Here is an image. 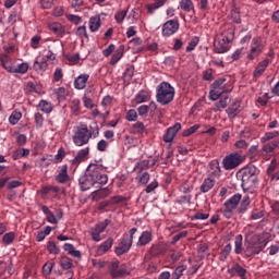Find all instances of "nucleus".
Masks as SVG:
<instances>
[{"label": "nucleus", "instance_id": "obj_52", "mask_svg": "<svg viewBox=\"0 0 279 279\" xmlns=\"http://www.w3.org/2000/svg\"><path fill=\"white\" fill-rule=\"evenodd\" d=\"M60 267L63 268L64 270H69L73 267V263L69 257H63L60 260Z\"/></svg>", "mask_w": 279, "mask_h": 279}, {"label": "nucleus", "instance_id": "obj_29", "mask_svg": "<svg viewBox=\"0 0 279 279\" xmlns=\"http://www.w3.org/2000/svg\"><path fill=\"white\" fill-rule=\"evenodd\" d=\"M240 108H241V104L239 101H235L230 107H228L226 112L229 118L233 119L240 114V112H241Z\"/></svg>", "mask_w": 279, "mask_h": 279}, {"label": "nucleus", "instance_id": "obj_28", "mask_svg": "<svg viewBox=\"0 0 279 279\" xmlns=\"http://www.w3.org/2000/svg\"><path fill=\"white\" fill-rule=\"evenodd\" d=\"M101 27V17L100 15H95L89 17V31L90 33H96Z\"/></svg>", "mask_w": 279, "mask_h": 279}, {"label": "nucleus", "instance_id": "obj_56", "mask_svg": "<svg viewBox=\"0 0 279 279\" xmlns=\"http://www.w3.org/2000/svg\"><path fill=\"white\" fill-rule=\"evenodd\" d=\"M158 187H159V182L154 180V181H150V183L146 186L145 192L146 194H151Z\"/></svg>", "mask_w": 279, "mask_h": 279}, {"label": "nucleus", "instance_id": "obj_18", "mask_svg": "<svg viewBox=\"0 0 279 279\" xmlns=\"http://www.w3.org/2000/svg\"><path fill=\"white\" fill-rule=\"evenodd\" d=\"M90 75L89 74H81L75 77L74 81V87L76 90H84L86 87V84L89 82Z\"/></svg>", "mask_w": 279, "mask_h": 279}, {"label": "nucleus", "instance_id": "obj_40", "mask_svg": "<svg viewBox=\"0 0 279 279\" xmlns=\"http://www.w3.org/2000/svg\"><path fill=\"white\" fill-rule=\"evenodd\" d=\"M279 131H272V132H266L262 138H259V142L267 143L272 140H279Z\"/></svg>", "mask_w": 279, "mask_h": 279}, {"label": "nucleus", "instance_id": "obj_30", "mask_svg": "<svg viewBox=\"0 0 279 279\" xmlns=\"http://www.w3.org/2000/svg\"><path fill=\"white\" fill-rule=\"evenodd\" d=\"M113 245V239L112 238H108L107 241L104 242V244L99 245L97 248V254L99 256L106 254L109 252V250H111Z\"/></svg>", "mask_w": 279, "mask_h": 279}, {"label": "nucleus", "instance_id": "obj_6", "mask_svg": "<svg viewBox=\"0 0 279 279\" xmlns=\"http://www.w3.org/2000/svg\"><path fill=\"white\" fill-rule=\"evenodd\" d=\"M87 177L95 184L106 185L109 182V177L105 173V167L102 165H89Z\"/></svg>", "mask_w": 279, "mask_h": 279}, {"label": "nucleus", "instance_id": "obj_50", "mask_svg": "<svg viewBox=\"0 0 279 279\" xmlns=\"http://www.w3.org/2000/svg\"><path fill=\"white\" fill-rule=\"evenodd\" d=\"M263 52V49H258V48H251V50L248 51L246 58L247 60H254L257 57H259Z\"/></svg>", "mask_w": 279, "mask_h": 279}, {"label": "nucleus", "instance_id": "obj_44", "mask_svg": "<svg viewBox=\"0 0 279 279\" xmlns=\"http://www.w3.org/2000/svg\"><path fill=\"white\" fill-rule=\"evenodd\" d=\"M221 36L226 40L232 41L234 38V27L232 25L227 26Z\"/></svg>", "mask_w": 279, "mask_h": 279}, {"label": "nucleus", "instance_id": "obj_47", "mask_svg": "<svg viewBox=\"0 0 279 279\" xmlns=\"http://www.w3.org/2000/svg\"><path fill=\"white\" fill-rule=\"evenodd\" d=\"M186 268L187 266L184 264L178 266L172 274V279H181Z\"/></svg>", "mask_w": 279, "mask_h": 279}, {"label": "nucleus", "instance_id": "obj_55", "mask_svg": "<svg viewBox=\"0 0 279 279\" xmlns=\"http://www.w3.org/2000/svg\"><path fill=\"white\" fill-rule=\"evenodd\" d=\"M129 12V10H122L116 13L114 19L117 21L118 24H122L124 19L126 17V13Z\"/></svg>", "mask_w": 279, "mask_h": 279}, {"label": "nucleus", "instance_id": "obj_10", "mask_svg": "<svg viewBox=\"0 0 279 279\" xmlns=\"http://www.w3.org/2000/svg\"><path fill=\"white\" fill-rule=\"evenodd\" d=\"M110 223H111L110 219H105V221L99 222L94 228H92L89 231L92 241L100 242L101 241L100 234L106 231V229L109 227Z\"/></svg>", "mask_w": 279, "mask_h": 279}, {"label": "nucleus", "instance_id": "obj_22", "mask_svg": "<svg viewBox=\"0 0 279 279\" xmlns=\"http://www.w3.org/2000/svg\"><path fill=\"white\" fill-rule=\"evenodd\" d=\"M88 156H89V147L80 149L75 158L72 159V165H75V166L80 165L81 162L87 160Z\"/></svg>", "mask_w": 279, "mask_h": 279}, {"label": "nucleus", "instance_id": "obj_7", "mask_svg": "<svg viewBox=\"0 0 279 279\" xmlns=\"http://www.w3.org/2000/svg\"><path fill=\"white\" fill-rule=\"evenodd\" d=\"M244 161V156L240 151L226 155L222 159V167L225 170L238 169Z\"/></svg>", "mask_w": 279, "mask_h": 279}, {"label": "nucleus", "instance_id": "obj_27", "mask_svg": "<svg viewBox=\"0 0 279 279\" xmlns=\"http://www.w3.org/2000/svg\"><path fill=\"white\" fill-rule=\"evenodd\" d=\"M270 62V59H264L262 62H259L254 70V77L259 78L262 74L265 72V70L268 68Z\"/></svg>", "mask_w": 279, "mask_h": 279}, {"label": "nucleus", "instance_id": "obj_46", "mask_svg": "<svg viewBox=\"0 0 279 279\" xmlns=\"http://www.w3.org/2000/svg\"><path fill=\"white\" fill-rule=\"evenodd\" d=\"M136 180L138 181V184L146 185L149 183L150 180V173L149 172H140L136 177Z\"/></svg>", "mask_w": 279, "mask_h": 279}, {"label": "nucleus", "instance_id": "obj_1", "mask_svg": "<svg viewBox=\"0 0 279 279\" xmlns=\"http://www.w3.org/2000/svg\"><path fill=\"white\" fill-rule=\"evenodd\" d=\"M250 205L251 198L248 195H244L242 198V195L236 193L223 203V208H220V214H222L226 219H231L234 216V210H236L238 215H244L247 213Z\"/></svg>", "mask_w": 279, "mask_h": 279}, {"label": "nucleus", "instance_id": "obj_35", "mask_svg": "<svg viewBox=\"0 0 279 279\" xmlns=\"http://www.w3.org/2000/svg\"><path fill=\"white\" fill-rule=\"evenodd\" d=\"M88 129V135L92 137V138H97L99 137L100 135V128H99V124L94 121L89 124V128Z\"/></svg>", "mask_w": 279, "mask_h": 279}, {"label": "nucleus", "instance_id": "obj_58", "mask_svg": "<svg viewBox=\"0 0 279 279\" xmlns=\"http://www.w3.org/2000/svg\"><path fill=\"white\" fill-rule=\"evenodd\" d=\"M189 236V231H182L181 233L174 235L172 238V241H170V244L174 245L177 244L179 241H181L182 239Z\"/></svg>", "mask_w": 279, "mask_h": 279}, {"label": "nucleus", "instance_id": "obj_54", "mask_svg": "<svg viewBox=\"0 0 279 279\" xmlns=\"http://www.w3.org/2000/svg\"><path fill=\"white\" fill-rule=\"evenodd\" d=\"M251 48L263 50L264 45H263L262 37H254L253 40H252V44H251Z\"/></svg>", "mask_w": 279, "mask_h": 279}, {"label": "nucleus", "instance_id": "obj_14", "mask_svg": "<svg viewBox=\"0 0 279 279\" xmlns=\"http://www.w3.org/2000/svg\"><path fill=\"white\" fill-rule=\"evenodd\" d=\"M232 40H226V38L222 37V39L216 40L214 44V51L217 54H223L230 50V43Z\"/></svg>", "mask_w": 279, "mask_h": 279}, {"label": "nucleus", "instance_id": "obj_48", "mask_svg": "<svg viewBox=\"0 0 279 279\" xmlns=\"http://www.w3.org/2000/svg\"><path fill=\"white\" fill-rule=\"evenodd\" d=\"M22 119V112L21 111H13L11 116L9 117V122L11 125H16L19 121Z\"/></svg>", "mask_w": 279, "mask_h": 279}, {"label": "nucleus", "instance_id": "obj_60", "mask_svg": "<svg viewBox=\"0 0 279 279\" xmlns=\"http://www.w3.org/2000/svg\"><path fill=\"white\" fill-rule=\"evenodd\" d=\"M198 130H199V125H198V124H195V125H193L192 128L185 129L184 132H183V136H184V137H189V136H191L192 134L197 133Z\"/></svg>", "mask_w": 279, "mask_h": 279}, {"label": "nucleus", "instance_id": "obj_37", "mask_svg": "<svg viewBox=\"0 0 279 279\" xmlns=\"http://www.w3.org/2000/svg\"><path fill=\"white\" fill-rule=\"evenodd\" d=\"M149 165H150L149 160H146V159L135 163L134 166L135 173L137 174L144 173L143 172L144 170L149 169Z\"/></svg>", "mask_w": 279, "mask_h": 279}, {"label": "nucleus", "instance_id": "obj_49", "mask_svg": "<svg viewBox=\"0 0 279 279\" xmlns=\"http://www.w3.org/2000/svg\"><path fill=\"white\" fill-rule=\"evenodd\" d=\"M96 199H102L111 194L109 189L96 190L94 192Z\"/></svg>", "mask_w": 279, "mask_h": 279}, {"label": "nucleus", "instance_id": "obj_11", "mask_svg": "<svg viewBox=\"0 0 279 279\" xmlns=\"http://www.w3.org/2000/svg\"><path fill=\"white\" fill-rule=\"evenodd\" d=\"M180 29L179 20H169L162 25V36L169 38Z\"/></svg>", "mask_w": 279, "mask_h": 279}, {"label": "nucleus", "instance_id": "obj_13", "mask_svg": "<svg viewBox=\"0 0 279 279\" xmlns=\"http://www.w3.org/2000/svg\"><path fill=\"white\" fill-rule=\"evenodd\" d=\"M154 240V235L151 231L145 230L142 232V234L138 236V240L136 242V247H145L149 245Z\"/></svg>", "mask_w": 279, "mask_h": 279}, {"label": "nucleus", "instance_id": "obj_8", "mask_svg": "<svg viewBox=\"0 0 279 279\" xmlns=\"http://www.w3.org/2000/svg\"><path fill=\"white\" fill-rule=\"evenodd\" d=\"M89 129L87 124L81 125L74 132V136H72V142L77 146L82 147L89 143L90 141Z\"/></svg>", "mask_w": 279, "mask_h": 279}, {"label": "nucleus", "instance_id": "obj_23", "mask_svg": "<svg viewBox=\"0 0 279 279\" xmlns=\"http://www.w3.org/2000/svg\"><path fill=\"white\" fill-rule=\"evenodd\" d=\"M167 251L166 244L158 243V244H153L149 248V255L153 257H159L160 255H163Z\"/></svg>", "mask_w": 279, "mask_h": 279}, {"label": "nucleus", "instance_id": "obj_59", "mask_svg": "<svg viewBox=\"0 0 279 279\" xmlns=\"http://www.w3.org/2000/svg\"><path fill=\"white\" fill-rule=\"evenodd\" d=\"M145 132V125L143 122H136L133 124V133L135 134H144Z\"/></svg>", "mask_w": 279, "mask_h": 279}, {"label": "nucleus", "instance_id": "obj_4", "mask_svg": "<svg viewBox=\"0 0 279 279\" xmlns=\"http://www.w3.org/2000/svg\"><path fill=\"white\" fill-rule=\"evenodd\" d=\"M175 89L167 82H162L156 88V99L161 106H168L174 99Z\"/></svg>", "mask_w": 279, "mask_h": 279}, {"label": "nucleus", "instance_id": "obj_15", "mask_svg": "<svg viewBox=\"0 0 279 279\" xmlns=\"http://www.w3.org/2000/svg\"><path fill=\"white\" fill-rule=\"evenodd\" d=\"M181 129H182V125L179 122H177L173 126H170L169 129H167L163 135V142L172 143L174 140V136L179 133Z\"/></svg>", "mask_w": 279, "mask_h": 279}, {"label": "nucleus", "instance_id": "obj_41", "mask_svg": "<svg viewBox=\"0 0 279 279\" xmlns=\"http://www.w3.org/2000/svg\"><path fill=\"white\" fill-rule=\"evenodd\" d=\"M231 251H232L231 244L225 245L222 251H220V253H219V260L225 263L226 259H228L229 255L231 254Z\"/></svg>", "mask_w": 279, "mask_h": 279}, {"label": "nucleus", "instance_id": "obj_33", "mask_svg": "<svg viewBox=\"0 0 279 279\" xmlns=\"http://www.w3.org/2000/svg\"><path fill=\"white\" fill-rule=\"evenodd\" d=\"M54 95H56L58 101L62 102L66 99V96L70 95V92L65 87L60 86L54 89Z\"/></svg>", "mask_w": 279, "mask_h": 279}, {"label": "nucleus", "instance_id": "obj_25", "mask_svg": "<svg viewBox=\"0 0 279 279\" xmlns=\"http://www.w3.org/2000/svg\"><path fill=\"white\" fill-rule=\"evenodd\" d=\"M169 0H154V3H150L146 7L147 13L153 15L156 11L163 8Z\"/></svg>", "mask_w": 279, "mask_h": 279}, {"label": "nucleus", "instance_id": "obj_21", "mask_svg": "<svg viewBox=\"0 0 279 279\" xmlns=\"http://www.w3.org/2000/svg\"><path fill=\"white\" fill-rule=\"evenodd\" d=\"M5 70L9 73H20V74H25L27 73V71L29 70V64L28 63H21L17 66H13V65H5Z\"/></svg>", "mask_w": 279, "mask_h": 279}, {"label": "nucleus", "instance_id": "obj_9", "mask_svg": "<svg viewBox=\"0 0 279 279\" xmlns=\"http://www.w3.org/2000/svg\"><path fill=\"white\" fill-rule=\"evenodd\" d=\"M109 275L113 279L122 278L123 276H129L130 271L123 266H120L119 260H113L109 263Z\"/></svg>", "mask_w": 279, "mask_h": 279}, {"label": "nucleus", "instance_id": "obj_24", "mask_svg": "<svg viewBox=\"0 0 279 279\" xmlns=\"http://www.w3.org/2000/svg\"><path fill=\"white\" fill-rule=\"evenodd\" d=\"M49 29L58 37L63 38L65 36V26L60 23L49 24Z\"/></svg>", "mask_w": 279, "mask_h": 279}, {"label": "nucleus", "instance_id": "obj_31", "mask_svg": "<svg viewBox=\"0 0 279 279\" xmlns=\"http://www.w3.org/2000/svg\"><path fill=\"white\" fill-rule=\"evenodd\" d=\"M246 156L248 160H252L253 162L258 161L260 159V153L258 150V146L257 145L251 146V148H248L247 150Z\"/></svg>", "mask_w": 279, "mask_h": 279}, {"label": "nucleus", "instance_id": "obj_64", "mask_svg": "<svg viewBox=\"0 0 279 279\" xmlns=\"http://www.w3.org/2000/svg\"><path fill=\"white\" fill-rule=\"evenodd\" d=\"M125 118L129 122H134V121H136V119H138V113L135 110H129L126 112Z\"/></svg>", "mask_w": 279, "mask_h": 279}, {"label": "nucleus", "instance_id": "obj_5", "mask_svg": "<svg viewBox=\"0 0 279 279\" xmlns=\"http://www.w3.org/2000/svg\"><path fill=\"white\" fill-rule=\"evenodd\" d=\"M232 87L229 86L226 77L217 78L211 86H209V99L217 101L225 93H231Z\"/></svg>", "mask_w": 279, "mask_h": 279}, {"label": "nucleus", "instance_id": "obj_53", "mask_svg": "<svg viewBox=\"0 0 279 279\" xmlns=\"http://www.w3.org/2000/svg\"><path fill=\"white\" fill-rule=\"evenodd\" d=\"M137 232H138V228H137V227H133V228H131V229L129 230L128 233H124L122 238H124V239L128 240V241L133 242V241H134V235H135V233H137Z\"/></svg>", "mask_w": 279, "mask_h": 279}, {"label": "nucleus", "instance_id": "obj_39", "mask_svg": "<svg viewBox=\"0 0 279 279\" xmlns=\"http://www.w3.org/2000/svg\"><path fill=\"white\" fill-rule=\"evenodd\" d=\"M38 108L41 112L46 113V114H49L52 112L53 110V107H52V104L49 102V101H46V100H40L38 102Z\"/></svg>", "mask_w": 279, "mask_h": 279}, {"label": "nucleus", "instance_id": "obj_2", "mask_svg": "<svg viewBox=\"0 0 279 279\" xmlns=\"http://www.w3.org/2000/svg\"><path fill=\"white\" fill-rule=\"evenodd\" d=\"M248 232L245 235V248H244V258H252L256 255H259L265 247H267V240H262V235L253 234Z\"/></svg>", "mask_w": 279, "mask_h": 279}, {"label": "nucleus", "instance_id": "obj_32", "mask_svg": "<svg viewBox=\"0 0 279 279\" xmlns=\"http://www.w3.org/2000/svg\"><path fill=\"white\" fill-rule=\"evenodd\" d=\"M234 254L235 255H244V248H243V235L238 234L234 238Z\"/></svg>", "mask_w": 279, "mask_h": 279}, {"label": "nucleus", "instance_id": "obj_43", "mask_svg": "<svg viewBox=\"0 0 279 279\" xmlns=\"http://www.w3.org/2000/svg\"><path fill=\"white\" fill-rule=\"evenodd\" d=\"M48 66H49V64L47 63V60L43 59V58L40 61L35 60V62H34V70L36 72H44L47 70Z\"/></svg>", "mask_w": 279, "mask_h": 279}, {"label": "nucleus", "instance_id": "obj_17", "mask_svg": "<svg viewBox=\"0 0 279 279\" xmlns=\"http://www.w3.org/2000/svg\"><path fill=\"white\" fill-rule=\"evenodd\" d=\"M279 147V138H275L272 140L270 143H267L263 146V151L266 154V156L268 157V159H270L274 154L275 150Z\"/></svg>", "mask_w": 279, "mask_h": 279}, {"label": "nucleus", "instance_id": "obj_26", "mask_svg": "<svg viewBox=\"0 0 279 279\" xmlns=\"http://www.w3.org/2000/svg\"><path fill=\"white\" fill-rule=\"evenodd\" d=\"M81 191L85 192L90 190L96 183L90 180V178L86 174L80 178L78 180Z\"/></svg>", "mask_w": 279, "mask_h": 279}, {"label": "nucleus", "instance_id": "obj_62", "mask_svg": "<svg viewBox=\"0 0 279 279\" xmlns=\"http://www.w3.org/2000/svg\"><path fill=\"white\" fill-rule=\"evenodd\" d=\"M231 19L235 24H241V15L239 9H233L231 11Z\"/></svg>", "mask_w": 279, "mask_h": 279}, {"label": "nucleus", "instance_id": "obj_61", "mask_svg": "<svg viewBox=\"0 0 279 279\" xmlns=\"http://www.w3.org/2000/svg\"><path fill=\"white\" fill-rule=\"evenodd\" d=\"M66 20L74 25H80L82 23V17L80 15L68 14Z\"/></svg>", "mask_w": 279, "mask_h": 279}, {"label": "nucleus", "instance_id": "obj_12", "mask_svg": "<svg viewBox=\"0 0 279 279\" xmlns=\"http://www.w3.org/2000/svg\"><path fill=\"white\" fill-rule=\"evenodd\" d=\"M133 246V242L124 239L123 236L119 239L118 245L114 247V253L118 257H121L130 252Z\"/></svg>", "mask_w": 279, "mask_h": 279}, {"label": "nucleus", "instance_id": "obj_19", "mask_svg": "<svg viewBox=\"0 0 279 279\" xmlns=\"http://www.w3.org/2000/svg\"><path fill=\"white\" fill-rule=\"evenodd\" d=\"M69 166L63 165L60 168L59 173L56 175V181L60 184H65L70 181V175H69Z\"/></svg>", "mask_w": 279, "mask_h": 279}, {"label": "nucleus", "instance_id": "obj_63", "mask_svg": "<svg viewBox=\"0 0 279 279\" xmlns=\"http://www.w3.org/2000/svg\"><path fill=\"white\" fill-rule=\"evenodd\" d=\"M264 217V210H259V209H253L252 214H251V219L252 220H259Z\"/></svg>", "mask_w": 279, "mask_h": 279}, {"label": "nucleus", "instance_id": "obj_51", "mask_svg": "<svg viewBox=\"0 0 279 279\" xmlns=\"http://www.w3.org/2000/svg\"><path fill=\"white\" fill-rule=\"evenodd\" d=\"M15 240V233L14 232H9L5 235H2V243L5 245H11Z\"/></svg>", "mask_w": 279, "mask_h": 279}, {"label": "nucleus", "instance_id": "obj_16", "mask_svg": "<svg viewBox=\"0 0 279 279\" xmlns=\"http://www.w3.org/2000/svg\"><path fill=\"white\" fill-rule=\"evenodd\" d=\"M231 276H238L240 279H247V269H244L239 263L233 264L232 268L228 269Z\"/></svg>", "mask_w": 279, "mask_h": 279}, {"label": "nucleus", "instance_id": "obj_42", "mask_svg": "<svg viewBox=\"0 0 279 279\" xmlns=\"http://www.w3.org/2000/svg\"><path fill=\"white\" fill-rule=\"evenodd\" d=\"M179 8H181L183 12H192L194 11V3L192 0H181Z\"/></svg>", "mask_w": 279, "mask_h": 279}, {"label": "nucleus", "instance_id": "obj_57", "mask_svg": "<svg viewBox=\"0 0 279 279\" xmlns=\"http://www.w3.org/2000/svg\"><path fill=\"white\" fill-rule=\"evenodd\" d=\"M54 0H39L40 9L50 10L52 9Z\"/></svg>", "mask_w": 279, "mask_h": 279}, {"label": "nucleus", "instance_id": "obj_34", "mask_svg": "<svg viewBox=\"0 0 279 279\" xmlns=\"http://www.w3.org/2000/svg\"><path fill=\"white\" fill-rule=\"evenodd\" d=\"M123 54H124V46H121L116 50L114 54L111 56L109 64L116 65L117 63H119V61L122 59Z\"/></svg>", "mask_w": 279, "mask_h": 279}, {"label": "nucleus", "instance_id": "obj_38", "mask_svg": "<svg viewBox=\"0 0 279 279\" xmlns=\"http://www.w3.org/2000/svg\"><path fill=\"white\" fill-rule=\"evenodd\" d=\"M29 155H31V150L28 148H19L13 153L12 157H13V160H20Z\"/></svg>", "mask_w": 279, "mask_h": 279}, {"label": "nucleus", "instance_id": "obj_36", "mask_svg": "<svg viewBox=\"0 0 279 279\" xmlns=\"http://www.w3.org/2000/svg\"><path fill=\"white\" fill-rule=\"evenodd\" d=\"M63 248L65 252H68V254L74 258H81L82 257V253L80 251H76L73 244H64Z\"/></svg>", "mask_w": 279, "mask_h": 279}, {"label": "nucleus", "instance_id": "obj_3", "mask_svg": "<svg viewBox=\"0 0 279 279\" xmlns=\"http://www.w3.org/2000/svg\"><path fill=\"white\" fill-rule=\"evenodd\" d=\"M258 175L259 169L254 165L244 167L236 172V178L240 179V181H242L241 186L244 191L258 186Z\"/></svg>", "mask_w": 279, "mask_h": 279}, {"label": "nucleus", "instance_id": "obj_45", "mask_svg": "<svg viewBox=\"0 0 279 279\" xmlns=\"http://www.w3.org/2000/svg\"><path fill=\"white\" fill-rule=\"evenodd\" d=\"M149 100V93L146 90H141L138 94L135 95V102L143 104Z\"/></svg>", "mask_w": 279, "mask_h": 279}, {"label": "nucleus", "instance_id": "obj_20", "mask_svg": "<svg viewBox=\"0 0 279 279\" xmlns=\"http://www.w3.org/2000/svg\"><path fill=\"white\" fill-rule=\"evenodd\" d=\"M217 184V180L214 177H208L203 181V184L199 185V192L203 194L208 193Z\"/></svg>", "mask_w": 279, "mask_h": 279}]
</instances>
